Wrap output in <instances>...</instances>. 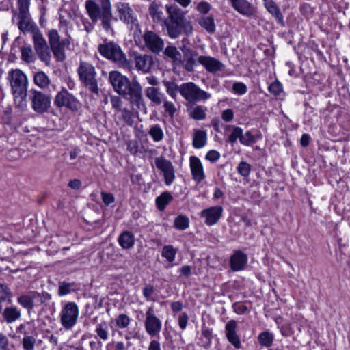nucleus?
<instances>
[{
	"mask_svg": "<svg viewBox=\"0 0 350 350\" xmlns=\"http://www.w3.org/2000/svg\"><path fill=\"white\" fill-rule=\"evenodd\" d=\"M34 83L41 89H46L50 84V79L47 75L43 71H39L34 74Z\"/></svg>",
	"mask_w": 350,
	"mask_h": 350,
	"instance_id": "2f4dec72",
	"label": "nucleus"
},
{
	"mask_svg": "<svg viewBox=\"0 0 350 350\" xmlns=\"http://www.w3.org/2000/svg\"><path fill=\"white\" fill-rule=\"evenodd\" d=\"M198 62L202 65L208 72L211 73L221 71L224 68L222 62L211 56L200 55L198 58Z\"/></svg>",
	"mask_w": 350,
	"mask_h": 350,
	"instance_id": "6ab92c4d",
	"label": "nucleus"
},
{
	"mask_svg": "<svg viewBox=\"0 0 350 350\" xmlns=\"http://www.w3.org/2000/svg\"><path fill=\"white\" fill-rule=\"evenodd\" d=\"M96 333L98 336V337L103 340L104 341L107 340L109 338V328L108 325L106 322L103 321L97 325L96 329Z\"/></svg>",
	"mask_w": 350,
	"mask_h": 350,
	"instance_id": "a19ab883",
	"label": "nucleus"
},
{
	"mask_svg": "<svg viewBox=\"0 0 350 350\" xmlns=\"http://www.w3.org/2000/svg\"><path fill=\"white\" fill-rule=\"evenodd\" d=\"M269 90L275 96L279 95L282 91V84L278 81H274L270 84Z\"/></svg>",
	"mask_w": 350,
	"mask_h": 350,
	"instance_id": "052dcab7",
	"label": "nucleus"
},
{
	"mask_svg": "<svg viewBox=\"0 0 350 350\" xmlns=\"http://www.w3.org/2000/svg\"><path fill=\"white\" fill-rule=\"evenodd\" d=\"M7 80L14 98L25 99L29 83L27 75L20 69H12L8 73Z\"/></svg>",
	"mask_w": 350,
	"mask_h": 350,
	"instance_id": "20e7f679",
	"label": "nucleus"
},
{
	"mask_svg": "<svg viewBox=\"0 0 350 350\" xmlns=\"http://www.w3.org/2000/svg\"><path fill=\"white\" fill-rule=\"evenodd\" d=\"M0 350H14L13 345L9 343L8 338L2 333H0Z\"/></svg>",
	"mask_w": 350,
	"mask_h": 350,
	"instance_id": "4d7b16f0",
	"label": "nucleus"
},
{
	"mask_svg": "<svg viewBox=\"0 0 350 350\" xmlns=\"http://www.w3.org/2000/svg\"><path fill=\"white\" fill-rule=\"evenodd\" d=\"M3 317L8 323H11L21 317V312L16 307H8L5 308Z\"/></svg>",
	"mask_w": 350,
	"mask_h": 350,
	"instance_id": "c756f323",
	"label": "nucleus"
},
{
	"mask_svg": "<svg viewBox=\"0 0 350 350\" xmlns=\"http://www.w3.org/2000/svg\"><path fill=\"white\" fill-rule=\"evenodd\" d=\"M198 53L190 49H187L185 52V60L183 62L184 68L189 72L193 71L195 66L196 65V61H198Z\"/></svg>",
	"mask_w": 350,
	"mask_h": 350,
	"instance_id": "393cba45",
	"label": "nucleus"
},
{
	"mask_svg": "<svg viewBox=\"0 0 350 350\" xmlns=\"http://www.w3.org/2000/svg\"><path fill=\"white\" fill-rule=\"evenodd\" d=\"M100 194L102 200L106 206H109V204L114 202L115 198L112 193L102 191Z\"/></svg>",
	"mask_w": 350,
	"mask_h": 350,
	"instance_id": "0e129e2a",
	"label": "nucleus"
},
{
	"mask_svg": "<svg viewBox=\"0 0 350 350\" xmlns=\"http://www.w3.org/2000/svg\"><path fill=\"white\" fill-rule=\"evenodd\" d=\"M205 158L211 162H215L220 158V153L215 150H209Z\"/></svg>",
	"mask_w": 350,
	"mask_h": 350,
	"instance_id": "338daca9",
	"label": "nucleus"
},
{
	"mask_svg": "<svg viewBox=\"0 0 350 350\" xmlns=\"http://www.w3.org/2000/svg\"><path fill=\"white\" fill-rule=\"evenodd\" d=\"M232 90L234 93L243 95L247 92V86L243 83H235L233 84Z\"/></svg>",
	"mask_w": 350,
	"mask_h": 350,
	"instance_id": "680f3d73",
	"label": "nucleus"
},
{
	"mask_svg": "<svg viewBox=\"0 0 350 350\" xmlns=\"http://www.w3.org/2000/svg\"><path fill=\"white\" fill-rule=\"evenodd\" d=\"M207 142V135L206 131L200 129L195 130L193 137V146L196 148H203Z\"/></svg>",
	"mask_w": 350,
	"mask_h": 350,
	"instance_id": "c85d7f7f",
	"label": "nucleus"
},
{
	"mask_svg": "<svg viewBox=\"0 0 350 350\" xmlns=\"http://www.w3.org/2000/svg\"><path fill=\"white\" fill-rule=\"evenodd\" d=\"M167 17L163 21L168 36L171 38H176L182 33L187 35L193 31L191 23L185 17V12L174 5H166Z\"/></svg>",
	"mask_w": 350,
	"mask_h": 350,
	"instance_id": "f03ea898",
	"label": "nucleus"
},
{
	"mask_svg": "<svg viewBox=\"0 0 350 350\" xmlns=\"http://www.w3.org/2000/svg\"><path fill=\"white\" fill-rule=\"evenodd\" d=\"M189 116L196 120H202L206 118V108L202 105H196L189 109Z\"/></svg>",
	"mask_w": 350,
	"mask_h": 350,
	"instance_id": "473e14b6",
	"label": "nucleus"
},
{
	"mask_svg": "<svg viewBox=\"0 0 350 350\" xmlns=\"http://www.w3.org/2000/svg\"><path fill=\"white\" fill-rule=\"evenodd\" d=\"M40 59L49 66L51 62V53L48 46L35 50Z\"/></svg>",
	"mask_w": 350,
	"mask_h": 350,
	"instance_id": "a18cd8bd",
	"label": "nucleus"
},
{
	"mask_svg": "<svg viewBox=\"0 0 350 350\" xmlns=\"http://www.w3.org/2000/svg\"><path fill=\"white\" fill-rule=\"evenodd\" d=\"M122 116L124 122L129 126L133 123V114L131 111L127 109L122 110Z\"/></svg>",
	"mask_w": 350,
	"mask_h": 350,
	"instance_id": "bf43d9fd",
	"label": "nucleus"
},
{
	"mask_svg": "<svg viewBox=\"0 0 350 350\" xmlns=\"http://www.w3.org/2000/svg\"><path fill=\"white\" fill-rule=\"evenodd\" d=\"M232 131L231 134L228 136V141L231 144H234L238 139L240 140L242 137L243 131L241 127L235 126H232Z\"/></svg>",
	"mask_w": 350,
	"mask_h": 350,
	"instance_id": "de8ad7c7",
	"label": "nucleus"
},
{
	"mask_svg": "<svg viewBox=\"0 0 350 350\" xmlns=\"http://www.w3.org/2000/svg\"><path fill=\"white\" fill-rule=\"evenodd\" d=\"M162 103L165 112L167 113L170 118H173L177 112V108L175 104L171 101H168L166 97H165L164 101H163Z\"/></svg>",
	"mask_w": 350,
	"mask_h": 350,
	"instance_id": "49530a36",
	"label": "nucleus"
},
{
	"mask_svg": "<svg viewBox=\"0 0 350 350\" xmlns=\"http://www.w3.org/2000/svg\"><path fill=\"white\" fill-rule=\"evenodd\" d=\"M60 322L66 329L70 330L76 325L79 317V308L75 302H68L62 308L60 314Z\"/></svg>",
	"mask_w": 350,
	"mask_h": 350,
	"instance_id": "6e6552de",
	"label": "nucleus"
},
{
	"mask_svg": "<svg viewBox=\"0 0 350 350\" xmlns=\"http://www.w3.org/2000/svg\"><path fill=\"white\" fill-rule=\"evenodd\" d=\"M232 6L239 13L245 16L253 14L252 7L246 0H229Z\"/></svg>",
	"mask_w": 350,
	"mask_h": 350,
	"instance_id": "5701e85b",
	"label": "nucleus"
},
{
	"mask_svg": "<svg viewBox=\"0 0 350 350\" xmlns=\"http://www.w3.org/2000/svg\"><path fill=\"white\" fill-rule=\"evenodd\" d=\"M133 62L135 68L144 73L148 72L153 66V58L151 55L146 54H134Z\"/></svg>",
	"mask_w": 350,
	"mask_h": 350,
	"instance_id": "a211bd4d",
	"label": "nucleus"
},
{
	"mask_svg": "<svg viewBox=\"0 0 350 350\" xmlns=\"http://www.w3.org/2000/svg\"><path fill=\"white\" fill-rule=\"evenodd\" d=\"M173 200L172 194L165 191L156 198V204L159 211H163L166 206Z\"/></svg>",
	"mask_w": 350,
	"mask_h": 350,
	"instance_id": "72a5a7b5",
	"label": "nucleus"
},
{
	"mask_svg": "<svg viewBox=\"0 0 350 350\" xmlns=\"http://www.w3.org/2000/svg\"><path fill=\"white\" fill-rule=\"evenodd\" d=\"M109 81L114 91L119 95L128 97L130 103L141 111H146L142 95V87L136 78L130 81L120 72L113 70L109 72Z\"/></svg>",
	"mask_w": 350,
	"mask_h": 350,
	"instance_id": "f257e3e1",
	"label": "nucleus"
},
{
	"mask_svg": "<svg viewBox=\"0 0 350 350\" xmlns=\"http://www.w3.org/2000/svg\"><path fill=\"white\" fill-rule=\"evenodd\" d=\"M32 38L35 50L48 46L42 33L37 27L32 29Z\"/></svg>",
	"mask_w": 350,
	"mask_h": 350,
	"instance_id": "7c9ffc66",
	"label": "nucleus"
},
{
	"mask_svg": "<svg viewBox=\"0 0 350 350\" xmlns=\"http://www.w3.org/2000/svg\"><path fill=\"white\" fill-rule=\"evenodd\" d=\"M230 267L234 271L243 269L247 262V256L241 250L236 251L230 257Z\"/></svg>",
	"mask_w": 350,
	"mask_h": 350,
	"instance_id": "412c9836",
	"label": "nucleus"
},
{
	"mask_svg": "<svg viewBox=\"0 0 350 350\" xmlns=\"http://www.w3.org/2000/svg\"><path fill=\"white\" fill-rule=\"evenodd\" d=\"M179 92L185 100L189 103L205 102L211 97V94L193 82L184 83L179 87Z\"/></svg>",
	"mask_w": 350,
	"mask_h": 350,
	"instance_id": "423d86ee",
	"label": "nucleus"
},
{
	"mask_svg": "<svg viewBox=\"0 0 350 350\" xmlns=\"http://www.w3.org/2000/svg\"><path fill=\"white\" fill-rule=\"evenodd\" d=\"M131 323V319L129 316L124 314L118 315L116 319V324L118 328L125 329Z\"/></svg>",
	"mask_w": 350,
	"mask_h": 350,
	"instance_id": "3c124183",
	"label": "nucleus"
},
{
	"mask_svg": "<svg viewBox=\"0 0 350 350\" xmlns=\"http://www.w3.org/2000/svg\"><path fill=\"white\" fill-rule=\"evenodd\" d=\"M164 85L167 94L175 100L177 97L178 91H179V87L176 83L170 81L164 82Z\"/></svg>",
	"mask_w": 350,
	"mask_h": 350,
	"instance_id": "09e8293b",
	"label": "nucleus"
},
{
	"mask_svg": "<svg viewBox=\"0 0 350 350\" xmlns=\"http://www.w3.org/2000/svg\"><path fill=\"white\" fill-rule=\"evenodd\" d=\"M149 14L152 20L157 23H163L165 19L163 14V8L161 3L152 2L148 8Z\"/></svg>",
	"mask_w": 350,
	"mask_h": 350,
	"instance_id": "b1692460",
	"label": "nucleus"
},
{
	"mask_svg": "<svg viewBox=\"0 0 350 350\" xmlns=\"http://www.w3.org/2000/svg\"><path fill=\"white\" fill-rule=\"evenodd\" d=\"M110 101L111 103V105L113 109H115L117 111H121V107H122V100L121 98L118 96H112L110 98Z\"/></svg>",
	"mask_w": 350,
	"mask_h": 350,
	"instance_id": "69168bd1",
	"label": "nucleus"
},
{
	"mask_svg": "<svg viewBox=\"0 0 350 350\" xmlns=\"http://www.w3.org/2000/svg\"><path fill=\"white\" fill-rule=\"evenodd\" d=\"M48 38L50 46L59 43L60 41V36L56 29H51L48 31Z\"/></svg>",
	"mask_w": 350,
	"mask_h": 350,
	"instance_id": "6e6d98bb",
	"label": "nucleus"
},
{
	"mask_svg": "<svg viewBox=\"0 0 350 350\" xmlns=\"http://www.w3.org/2000/svg\"><path fill=\"white\" fill-rule=\"evenodd\" d=\"M18 28L22 31H28L33 27V24L29 20V16L25 18L19 17Z\"/></svg>",
	"mask_w": 350,
	"mask_h": 350,
	"instance_id": "5fc2aeb1",
	"label": "nucleus"
},
{
	"mask_svg": "<svg viewBox=\"0 0 350 350\" xmlns=\"http://www.w3.org/2000/svg\"><path fill=\"white\" fill-rule=\"evenodd\" d=\"M237 170L241 176L247 178L250 174L252 167L248 163L242 161L239 163Z\"/></svg>",
	"mask_w": 350,
	"mask_h": 350,
	"instance_id": "8fccbe9b",
	"label": "nucleus"
},
{
	"mask_svg": "<svg viewBox=\"0 0 350 350\" xmlns=\"http://www.w3.org/2000/svg\"><path fill=\"white\" fill-rule=\"evenodd\" d=\"M98 51L103 57L120 66H126L128 64L125 54L121 48L113 42L100 44L98 46Z\"/></svg>",
	"mask_w": 350,
	"mask_h": 350,
	"instance_id": "0eeeda50",
	"label": "nucleus"
},
{
	"mask_svg": "<svg viewBox=\"0 0 350 350\" xmlns=\"http://www.w3.org/2000/svg\"><path fill=\"white\" fill-rule=\"evenodd\" d=\"M145 95L148 99L154 105H161L164 101L165 95L159 88L154 87H148L145 90Z\"/></svg>",
	"mask_w": 350,
	"mask_h": 350,
	"instance_id": "4be33fe9",
	"label": "nucleus"
},
{
	"mask_svg": "<svg viewBox=\"0 0 350 350\" xmlns=\"http://www.w3.org/2000/svg\"><path fill=\"white\" fill-rule=\"evenodd\" d=\"M21 59L27 64L34 62L35 58L30 46H25L21 49Z\"/></svg>",
	"mask_w": 350,
	"mask_h": 350,
	"instance_id": "c03bdc74",
	"label": "nucleus"
},
{
	"mask_svg": "<svg viewBox=\"0 0 350 350\" xmlns=\"http://www.w3.org/2000/svg\"><path fill=\"white\" fill-rule=\"evenodd\" d=\"M189 167L193 180L196 183H200L205 179V172L203 165L200 159L196 156L189 158Z\"/></svg>",
	"mask_w": 350,
	"mask_h": 350,
	"instance_id": "f3484780",
	"label": "nucleus"
},
{
	"mask_svg": "<svg viewBox=\"0 0 350 350\" xmlns=\"http://www.w3.org/2000/svg\"><path fill=\"white\" fill-rule=\"evenodd\" d=\"M115 8L121 21L129 25L131 28L138 27V21L135 12L129 3L118 2L115 5Z\"/></svg>",
	"mask_w": 350,
	"mask_h": 350,
	"instance_id": "9d476101",
	"label": "nucleus"
},
{
	"mask_svg": "<svg viewBox=\"0 0 350 350\" xmlns=\"http://www.w3.org/2000/svg\"><path fill=\"white\" fill-rule=\"evenodd\" d=\"M74 285L73 283H67L65 282H60L58 287V295L64 296L70 293L71 287Z\"/></svg>",
	"mask_w": 350,
	"mask_h": 350,
	"instance_id": "603ef678",
	"label": "nucleus"
},
{
	"mask_svg": "<svg viewBox=\"0 0 350 350\" xmlns=\"http://www.w3.org/2000/svg\"><path fill=\"white\" fill-rule=\"evenodd\" d=\"M144 46L154 53H159L164 48V42L161 38L152 31H147L143 35Z\"/></svg>",
	"mask_w": 350,
	"mask_h": 350,
	"instance_id": "2eb2a0df",
	"label": "nucleus"
},
{
	"mask_svg": "<svg viewBox=\"0 0 350 350\" xmlns=\"http://www.w3.org/2000/svg\"><path fill=\"white\" fill-rule=\"evenodd\" d=\"M77 73L81 84L90 92L98 94L99 88L96 79L97 73L95 67L90 62L80 61L77 68Z\"/></svg>",
	"mask_w": 350,
	"mask_h": 350,
	"instance_id": "39448f33",
	"label": "nucleus"
},
{
	"mask_svg": "<svg viewBox=\"0 0 350 350\" xmlns=\"http://www.w3.org/2000/svg\"><path fill=\"white\" fill-rule=\"evenodd\" d=\"M40 297L37 292H31L27 295H23L17 298L18 302L25 308L31 310L33 308V300Z\"/></svg>",
	"mask_w": 350,
	"mask_h": 350,
	"instance_id": "a878e982",
	"label": "nucleus"
},
{
	"mask_svg": "<svg viewBox=\"0 0 350 350\" xmlns=\"http://www.w3.org/2000/svg\"><path fill=\"white\" fill-rule=\"evenodd\" d=\"M189 220L187 217L180 215L174 221V227L179 230H185L189 227Z\"/></svg>",
	"mask_w": 350,
	"mask_h": 350,
	"instance_id": "ea45409f",
	"label": "nucleus"
},
{
	"mask_svg": "<svg viewBox=\"0 0 350 350\" xmlns=\"http://www.w3.org/2000/svg\"><path fill=\"white\" fill-rule=\"evenodd\" d=\"M144 327L146 332L150 336L159 335L161 330V321L155 315L152 306L149 307L146 312Z\"/></svg>",
	"mask_w": 350,
	"mask_h": 350,
	"instance_id": "f8f14e48",
	"label": "nucleus"
},
{
	"mask_svg": "<svg viewBox=\"0 0 350 350\" xmlns=\"http://www.w3.org/2000/svg\"><path fill=\"white\" fill-rule=\"evenodd\" d=\"M51 49L57 61L62 62L64 60L66 57L65 49L59 43L51 45Z\"/></svg>",
	"mask_w": 350,
	"mask_h": 350,
	"instance_id": "37998d69",
	"label": "nucleus"
},
{
	"mask_svg": "<svg viewBox=\"0 0 350 350\" xmlns=\"http://www.w3.org/2000/svg\"><path fill=\"white\" fill-rule=\"evenodd\" d=\"M260 138V135H254L250 131H248L245 134L243 133L242 137L240 139V143L245 146H250Z\"/></svg>",
	"mask_w": 350,
	"mask_h": 350,
	"instance_id": "79ce46f5",
	"label": "nucleus"
},
{
	"mask_svg": "<svg viewBox=\"0 0 350 350\" xmlns=\"http://www.w3.org/2000/svg\"><path fill=\"white\" fill-rule=\"evenodd\" d=\"M211 5L206 1L200 2L197 7L196 10L200 13L203 14H206L211 10Z\"/></svg>",
	"mask_w": 350,
	"mask_h": 350,
	"instance_id": "e2e57ef3",
	"label": "nucleus"
},
{
	"mask_svg": "<svg viewBox=\"0 0 350 350\" xmlns=\"http://www.w3.org/2000/svg\"><path fill=\"white\" fill-rule=\"evenodd\" d=\"M100 5L94 0H87L85 9L90 19L96 22L100 21L103 29L107 33H113L111 22L113 19L110 0H100Z\"/></svg>",
	"mask_w": 350,
	"mask_h": 350,
	"instance_id": "7ed1b4c3",
	"label": "nucleus"
},
{
	"mask_svg": "<svg viewBox=\"0 0 350 350\" xmlns=\"http://www.w3.org/2000/svg\"><path fill=\"white\" fill-rule=\"evenodd\" d=\"M237 323L235 320L229 321L225 326L226 336L230 343L234 348L239 349L241 347L240 338L237 334Z\"/></svg>",
	"mask_w": 350,
	"mask_h": 350,
	"instance_id": "aec40b11",
	"label": "nucleus"
},
{
	"mask_svg": "<svg viewBox=\"0 0 350 350\" xmlns=\"http://www.w3.org/2000/svg\"><path fill=\"white\" fill-rule=\"evenodd\" d=\"M198 22L208 33H213L215 31V19L212 15L200 16Z\"/></svg>",
	"mask_w": 350,
	"mask_h": 350,
	"instance_id": "bb28decb",
	"label": "nucleus"
},
{
	"mask_svg": "<svg viewBox=\"0 0 350 350\" xmlns=\"http://www.w3.org/2000/svg\"><path fill=\"white\" fill-rule=\"evenodd\" d=\"M31 0H17L18 8V17L25 18L29 16V10Z\"/></svg>",
	"mask_w": 350,
	"mask_h": 350,
	"instance_id": "58836bf2",
	"label": "nucleus"
},
{
	"mask_svg": "<svg viewBox=\"0 0 350 350\" xmlns=\"http://www.w3.org/2000/svg\"><path fill=\"white\" fill-rule=\"evenodd\" d=\"M54 104L57 107H66L73 111H77L80 107L79 101L63 88L55 96Z\"/></svg>",
	"mask_w": 350,
	"mask_h": 350,
	"instance_id": "9b49d317",
	"label": "nucleus"
},
{
	"mask_svg": "<svg viewBox=\"0 0 350 350\" xmlns=\"http://www.w3.org/2000/svg\"><path fill=\"white\" fill-rule=\"evenodd\" d=\"M177 253V249L174 248L172 245H165L163 247L161 255L165 258L167 262H173L175 260V257Z\"/></svg>",
	"mask_w": 350,
	"mask_h": 350,
	"instance_id": "e433bc0d",
	"label": "nucleus"
},
{
	"mask_svg": "<svg viewBox=\"0 0 350 350\" xmlns=\"http://www.w3.org/2000/svg\"><path fill=\"white\" fill-rule=\"evenodd\" d=\"M142 293L143 295L147 300L152 301H155V299L153 297L154 294V288L153 286L150 284L146 285L143 288Z\"/></svg>",
	"mask_w": 350,
	"mask_h": 350,
	"instance_id": "864d4df0",
	"label": "nucleus"
},
{
	"mask_svg": "<svg viewBox=\"0 0 350 350\" xmlns=\"http://www.w3.org/2000/svg\"><path fill=\"white\" fill-rule=\"evenodd\" d=\"M164 53L173 59H178L180 57V53L174 46H167L165 48Z\"/></svg>",
	"mask_w": 350,
	"mask_h": 350,
	"instance_id": "13d9d810",
	"label": "nucleus"
},
{
	"mask_svg": "<svg viewBox=\"0 0 350 350\" xmlns=\"http://www.w3.org/2000/svg\"><path fill=\"white\" fill-rule=\"evenodd\" d=\"M155 165L163 173L165 184L172 185L176 178L172 162L163 157H159L155 159Z\"/></svg>",
	"mask_w": 350,
	"mask_h": 350,
	"instance_id": "4468645a",
	"label": "nucleus"
},
{
	"mask_svg": "<svg viewBox=\"0 0 350 350\" xmlns=\"http://www.w3.org/2000/svg\"><path fill=\"white\" fill-rule=\"evenodd\" d=\"M118 243L123 249H130L135 243L134 235L131 232L125 231L118 238Z\"/></svg>",
	"mask_w": 350,
	"mask_h": 350,
	"instance_id": "cd10ccee",
	"label": "nucleus"
},
{
	"mask_svg": "<svg viewBox=\"0 0 350 350\" xmlns=\"http://www.w3.org/2000/svg\"><path fill=\"white\" fill-rule=\"evenodd\" d=\"M221 118L226 122H230L234 118V112L232 109H225L221 113Z\"/></svg>",
	"mask_w": 350,
	"mask_h": 350,
	"instance_id": "774afa93",
	"label": "nucleus"
},
{
	"mask_svg": "<svg viewBox=\"0 0 350 350\" xmlns=\"http://www.w3.org/2000/svg\"><path fill=\"white\" fill-rule=\"evenodd\" d=\"M18 332L24 335L22 340L23 349L33 350L36 338L33 335L36 336V330L34 325L30 323L21 324L18 328Z\"/></svg>",
	"mask_w": 350,
	"mask_h": 350,
	"instance_id": "ddd939ff",
	"label": "nucleus"
},
{
	"mask_svg": "<svg viewBox=\"0 0 350 350\" xmlns=\"http://www.w3.org/2000/svg\"><path fill=\"white\" fill-rule=\"evenodd\" d=\"M267 11L278 21V23L284 24L283 16L280 8L273 2L268 3L265 5Z\"/></svg>",
	"mask_w": 350,
	"mask_h": 350,
	"instance_id": "f704fd0d",
	"label": "nucleus"
},
{
	"mask_svg": "<svg viewBox=\"0 0 350 350\" xmlns=\"http://www.w3.org/2000/svg\"><path fill=\"white\" fill-rule=\"evenodd\" d=\"M29 99L33 109L38 113L46 112L51 107V96L40 91L34 89L31 90Z\"/></svg>",
	"mask_w": 350,
	"mask_h": 350,
	"instance_id": "1a4fd4ad",
	"label": "nucleus"
},
{
	"mask_svg": "<svg viewBox=\"0 0 350 350\" xmlns=\"http://www.w3.org/2000/svg\"><path fill=\"white\" fill-rule=\"evenodd\" d=\"M148 134L154 142H161L164 137L163 131L159 124L152 126L148 131Z\"/></svg>",
	"mask_w": 350,
	"mask_h": 350,
	"instance_id": "c9c22d12",
	"label": "nucleus"
},
{
	"mask_svg": "<svg viewBox=\"0 0 350 350\" xmlns=\"http://www.w3.org/2000/svg\"><path fill=\"white\" fill-rule=\"evenodd\" d=\"M223 208L220 206H215L202 210L200 216L205 219L204 223L207 226H213L221 218Z\"/></svg>",
	"mask_w": 350,
	"mask_h": 350,
	"instance_id": "dca6fc26",
	"label": "nucleus"
},
{
	"mask_svg": "<svg viewBox=\"0 0 350 350\" xmlns=\"http://www.w3.org/2000/svg\"><path fill=\"white\" fill-rule=\"evenodd\" d=\"M273 335L269 332H263L258 336V340L262 347H269L272 345L273 342Z\"/></svg>",
	"mask_w": 350,
	"mask_h": 350,
	"instance_id": "4c0bfd02",
	"label": "nucleus"
}]
</instances>
